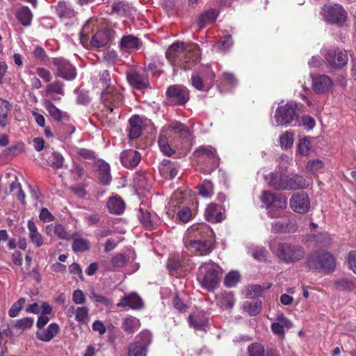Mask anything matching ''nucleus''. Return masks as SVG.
<instances>
[{
  "label": "nucleus",
  "instance_id": "obj_57",
  "mask_svg": "<svg viewBox=\"0 0 356 356\" xmlns=\"http://www.w3.org/2000/svg\"><path fill=\"white\" fill-rule=\"evenodd\" d=\"M166 268L170 273L172 274L175 271H181V259L180 257H172L168 259Z\"/></svg>",
  "mask_w": 356,
  "mask_h": 356
},
{
  "label": "nucleus",
  "instance_id": "obj_62",
  "mask_svg": "<svg viewBox=\"0 0 356 356\" xmlns=\"http://www.w3.org/2000/svg\"><path fill=\"white\" fill-rule=\"evenodd\" d=\"M268 252L266 249L264 247H257L253 250L252 255V257L260 261H264L267 259Z\"/></svg>",
  "mask_w": 356,
  "mask_h": 356
},
{
  "label": "nucleus",
  "instance_id": "obj_21",
  "mask_svg": "<svg viewBox=\"0 0 356 356\" xmlns=\"http://www.w3.org/2000/svg\"><path fill=\"white\" fill-rule=\"evenodd\" d=\"M141 161V155L139 152L130 149H126L120 154V161L126 168L133 169L136 168Z\"/></svg>",
  "mask_w": 356,
  "mask_h": 356
},
{
  "label": "nucleus",
  "instance_id": "obj_28",
  "mask_svg": "<svg viewBox=\"0 0 356 356\" xmlns=\"http://www.w3.org/2000/svg\"><path fill=\"white\" fill-rule=\"evenodd\" d=\"M332 84V79L326 75H321L313 79V89L318 94L328 91Z\"/></svg>",
  "mask_w": 356,
  "mask_h": 356
},
{
  "label": "nucleus",
  "instance_id": "obj_8",
  "mask_svg": "<svg viewBox=\"0 0 356 356\" xmlns=\"http://www.w3.org/2000/svg\"><path fill=\"white\" fill-rule=\"evenodd\" d=\"M185 247L192 254L197 256L209 255L215 248V238L205 240L187 239L184 241Z\"/></svg>",
  "mask_w": 356,
  "mask_h": 356
},
{
  "label": "nucleus",
  "instance_id": "obj_32",
  "mask_svg": "<svg viewBox=\"0 0 356 356\" xmlns=\"http://www.w3.org/2000/svg\"><path fill=\"white\" fill-rule=\"evenodd\" d=\"M59 332V326L56 323L49 324L47 328L42 331L36 332L37 338L42 341H51Z\"/></svg>",
  "mask_w": 356,
  "mask_h": 356
},
{
  "label": "nucleus",
  "instance_id": "obj_48",
  "mask_svg": "<svg viewBox=\"0 0 356 356\" xmlns=\"http://www.w3.org/2000/svg\"><path fill=\"white\" fill-rule=\"evenodd\" d=\"M163 166L160 169V171L163 176L165 179H172L177 175V169L175 167L169 166L170 163V160L163 161Z\"/></svg>",
  "mask_w": 356,
  "mask_h": 356
},
{
  "label": "nucleus",
  "instance_id": "obj_14",
  "mask_svg": "<svg viewBox=\"0 0 356 356\" xmlns=\"http://www.w3.org/2000/svg\"><path fill=\"white\" fill-rule=\"evenodd\" d=\"M113 31L106 27L98 29L90 38V44L91 47L99 48L104 47L113 38Z\"/></svg>",
  "mask_w": 356,
  "mask_h": 356
},
{
  "label": "nucleus",
  "instance_id": "obj_7",
  "mask_svg": "<svg viewBox=\"0 0 356 356\" xmlns=\"http://www.w3.org/2000/svg\"><path fill=\"white\" fill-rule=\"evenodd\" d=\"M166 101L171 106H184L190 99V91L184 86H170L165 92Z\"/></svg>",
  "mask_w": 356,
  "mask_h": 356
},
{
  "label": "nucleus",
  "instance_id": "obj_22",
  "mask_svg": "<svg viewBox=\"0 0 356 356\" xmlns=\"http://www.w3.org/2000/svg\"><path fill=\"white\" fill-rule=\"evenodd\" d=\"M289 175L275 172L270 173L268 177V185L277 191H288Z\"/></svg>",
  "mask_w": 356,
  "mask_h": 356
},
{
  "label": "nucleus",
  "instance_id": "obj_55",
  "mask_svg": "<svg viewBox=\"0 0 356 356\" xmlns=\"http://www.w3.org/2000/svg\"><path fill=\"white\" fill-rule=\"evenodd\" d=\"M280 143L285 149L291 148L293 143V135L292 133L286 131L280 137Z\"/></svg>",
  "mask_w": 356,
  "mask_h": 356
},
{
  "label": "nucleus",
  "instance_id": "obj_3",
  "mask_svg": "<svg viewBox=\"0 0 356 356\" xmlns=\"http://www.w3.org/2000/svg\"><path fill=\"white\" fill-rule=\"evenodd\" d=\"M193 155L200 165L201 171L204 174H211L220 165V156L216 149L211 145L198 147L193 152Z\"/></svg>",
  "mask_w": 356,
  "mask_h": 356
},
{
  "label": "nucleus",
  "instance_id": "obj_29",
  "mask_svg": "<svg viewBox=\"0 0 356 356\" xmlns=\"http://www.w3.org/2000/svg\"><path fill=\"white\" fill-rule=\"evenodd\" d=\"M27 227L29 229V238L30 242L33 243L36 248H40L44 244V238L38 232V227L33 220L28 221Z\"/></svg>",
  "mask_w": 356,
  "mask_h": 356
},
{
  "label": "nucleus",
  "instance_id": "obj_38",
  "mask_svg": "<svg viewBox=\"0 0 356 356\" xmlns=\"http://www.w3.org/2000/svg\"><path fill=\"white\" fill-rule=\"evenodd\" d=\"M140 326V322L137 318L129 316L123 319L122 328L127 334H134Z\"/></svg>",
  "mask_w": 356,
  "mask_h": 356
},
{
  "label": "nucleus",
  "instance_id": "obj_20",
  "mask_svg": "<svg viewBox=\"0 0 356 356\" xmlns=\"http://www.w3.org/2000/svg\"><path fill=\"white\" fill-rule=\"evenodd\" d=\"M298 229L295 219L287 218L275 221L271 225V231L275 234L294 233Z\"/></svg>",
  "mask_w": 356,
  "mask_h": 356
},
{
  "label": "nucleus",
  "instance_id": "obj_5",
  "mask_svg": "<svg viewBox=\"0 0 356 356\" xmlns=\"http://www.w3.org/2000/svg\"><path fill=\"white\" fill-rule=\"evenodd\" d=\"M277 257L286 264L295 263L304 258L305 251L302 246L290 243H280L277 245Z\"/></svg>",
  "mask_w": 356,
  "mask_h": 356
},
{
  "label": "nucleus",
  "instance_id": "obj_59",
  "mask_svg": "<svg viewBox=\"0 0 356 356\" xmlns=\"http://www.w3.org/2000/svg\"><path fill=\"white\" fill-rule=\"evenodd\" d=\"M249 356H265V350L263 346L254 343L248 347Z\"/></svg>",
  "mask_w": 356,
  "mask_h": 356
},
{
  "label": "nucleus",
  "instance_id": "obj_61",
  "mask_svg": "<svg viewBox=\"0 0 356 356\" xmlns=\"http://www.w3.org/2000/svg\"><path fill=\"white\" fill-rule=\"evenodd\" d=\"M233 44L232 37L230 35H226L221 38L218 45V49L222 51H227Z\"/></svg>",
  "mask_w": 356,
  "mask_h": 356
},
{
  "label": "nucleus",
  "instance_id": "obj_19",
  "mask_svg": "<svg viewBox=\"0 0 356 356\" xmlns=\"http://www.w3.org/2000/svg\"><path fill=\"white\" fill-rule=\"evenodd\" d=\"M138 218L143 227L146 230L156 229L160 224V218L156 213L140 209Z\"/></svg>",
  "mask_w": 356,
  "mask_h": 356
},
{
  "label": "nucleus",
  "instance_id": "obj_6",
  "mask_svg": "<svg viewBox=\"0 0 356 356\" xmlns=\"http://www.w3.org/2000/svg\"><path fill=\"white\" fill-rule=\"evenodd\" d=\"M299 108L296 102L291 101L279 106L275 111V118L278 125L291 124L299 117Z\"/></svg>",
  "mask_w": 356,
  "mask_h": 356
},
{
  "label": "nucleus",
  "instance_id": "obj_15",
  "mask_svg": "<svg viewBox=\"0 0 356 356\" xmlns=\"http://www.w3.org/2000/svg\"><path fill=\"white\" fill-rule=\"evenodd\" d=\"M325 60L333 68H340L348 63V54L346 51L339 49H330L326 55Z\"/></svg>",
  "mask_w": 356,
  "mask_h": 356
},
{
  "label": "nucleus",
  "instance_id": "obj_39",
  "mask_svg": "<svg viewBox=\"0 0 356 356\" xmlns=\"http://www.w3.org/2000/svg\"><path fill=\"white\" fill-rule=\"evenodd\" d=\"M120 47L126 51H131L139 48V40L138 38L128 35L122 38Z\"/></svg>",
  "mask_w": 356,
  "mask_h": 356
},
{
  "label": "nucleus",
  "instance_id": "obj_31",
  "mask_svg": "<svg viewBox=\"0 0 356 356\" xmlns=\"http://www.w3.org/2000/svg\"><path fill=\"white\" fill-rule=\"evenodd\" d=\"M33 16V13L30 8L25 6L19 8L15 13L17 19L24 27L31 26Z\"/></svg>",
  "mask_w": 356,
  "mask_h": 356
},
{
  "label": "nucleus",
  "instance_id": "obj_44",
  "mask_svg": "<svg viewBox=\"0 0 356 356\" xmlns=\"http://www.w3.org/2000/svg\"><path fill=\"white\" fill-rule=\"evenodd\" d=\"M25 150L24 143L22 142H18L11 146L6 148L3 154L5 156L13 158Z\"/></svg>",
  "mask_w": 356,
  "mask_h": 356
},
{
  "label": "nucleus",
  "instance_id": "obj_43",
  "mask_svg": "<svg viewBox=\"0 0 356 356\" xmlns=\"http://www.w3.org/2000/svg\"><path fill=\"white\" fill-rule=\"evenodd\" d=\"M111 7L112 13H115L120 16H126L130 13L131 6L126 1H119L118 2H114Z\"/></svg>",
  "mask_w": 356,
  "mask_h": 356
},
{
  "label": "nucleus",
  "instance_id": "obj_54",
  "mask_svg": "<svg viewBox=\"0 0 356 356\" xmlns=\"http://www.w3.org/2000/svg\"><path fill=\"white\" fill-rule=\"evenodd\" d=\"M177 217L179 221L186 223L192 218V211L188 207H183L179 209Z\"/></svg>",
  "mask_w": 356,
  "mask_h": 356
},
{
  "label": "nucleus",
  "instance_id": "obj_2",
  "mask_svg": "<svg viewBox=\"0 0 356 356\" xmlns=\"http://www.w3.org/2000/svg\"><path fill=\"white\" fill-rule=\"evenodd\" d=\"M222 274L221 267L209 260L200 266L197 271V280L202 288L211 291L218 286Z\"/></svg>",
  "mask_w": 356,
  "mask_h": 356
},
{
  "label": "nucleus",
  "instance_id": "obj_56",
  "mask_svg": "<svg viewBox=\"0 0 356 356\" xmlns=\"http://www.w3.org/2000/svg\"><path fill=\"white\" fill-rule=\"evenodd\" d=\"M34 323L33 318L31 317H25L17 320L15 322V327L18 330H24L27 328H31Z\"/></svg>",
  "mask_w": 356,
  "mask_h": 356
},
{
  "label": "nucleus",
  "instance_id": "obj_17",
  "mask_svg": "<svg viewBox=\"0 0 356 356\" xmlns=\"http://www.w3.org/2000/svg\"><path fill=\"white\" fill-rule=\"evenodd\" d=\"M290 206L296 213L307 212L310 207L308 195L305 193L293 194L290 198Z\"/></svg>",
  "mask_w": 356,
  "mask_h": 356
},
{
  "label": "nucleus",
  "instance_id": "obj_49",
  "mask_svg": "<svg viewBox=\"0 0 356 356\" xmlns=\"http://www.w3.org/2000/svg\"><path fill=\"white\" fill-rule=\"evenodd\" d=\"M147 348L138 343L133 342L129 345V356H147Z\"/></svg>",
  "mask_w": 356,
  "mask_h": 356
},
{
  "label": "nucleus",
  "instance_id": "obj_40",
  "mask_svg": "<svg viewBox=\"0 0 356 356\" xmlns=\"http://www.w3.org/2000/svg\"><path fill=\"white\" fill-rule=\"evenodd\" d=\"M309 185L308 181L303 177L294 175L289 176L288 191L307 188Z\"/></svg>",
  "mask_w": 356,
  "mask_h": 356
},
{
  "label": "nucleus",
  "instance_id": "obj_46",
  "mask_svg": "<svg viewBox=\"0 0 356 356\" xmlns=\"http://www.w3.org/2000/svg\"><path fill=\"white\" fill-rule=\"evenodd\" d=\"M72 248L74 252H83L90 249V242L82 238H74Z\"/></svg>",
  "mask_w": 356,
  "mask_h": 356
},
{
  "label": "nucleus",
  "instance_id": "obj_23",
  "mask_svg": "<svg viewBox=\"0 0 356 356\" xmlns=\"http://www.w3.org/2000/svg\"><path fill=\"white\" fill-rule=\"evenodd\" d=\"M333 284L337 291L346 293L356 292V277L353 276L336 279Z\"/></svg>",
  "mask_w": 356,
  "mask_h": 356
},
{
  "label": "nucleus",
  "instance_id": "obj_30",
  "mask_svg": "<svg viewBox=\"0 0 356 356\" xmlns=\"http://www.w3.org/2000/svg\"><path fill=\"white\" fill-rule=\"evenodd\" d=\"M95 88L100 90L101 92L111 90L115 88L111 83V77L109 72L104 70L99 72V79L95 83Z\"/></svg>",
  "mask_w": 356,
  "mask_h": 356
},
{
  "label": "nucleus",
  "instance_id": "obj_34",
  "mask_svg": "<svg viewBox=\"0 0 356 356\" xmlns=\"http://www.w3.org/2000/svg\"><path fill=\"white\" fill-rule=\"evenodd\" d=\"M45 108L49 112L50 116L56 121H68L70 117L65 112L58 109L51 101L47 100L44 102Z\"/></svg>",
  "mask_w": 356,
  "mask_h": 356
},
{
  "label": "nucleus",
  "instance_id": "obj_60",
  "mask_svg": "<svg viewBox=\"0 0 356 356\" xmlns=\"http://www.w3.org/2000/svg\"><path fill=\"white\" fill-rule=\"evenodd\" d=\"M324 167L323 162L320 159L309 161L305 166L307 171L315 173Z\"/></svg>",
  "mask_w": 356,
  "mask_h": 356
},
{
  "label": "nucleus",
  "instance_id": "obj_50",
  "mask_svg": "<svg viewBox=\"0 0 356 356\" xmlns=\"http://www.w3.org/2000/svg\"><path fill=\"white\" fill-rule=\"evenodd\" d=\"M135 342L147 348L152 343V334L148 330H143L136 335Z\"/></svg>",
  "mask_w": 356,
  "mask_h": 356
},
{
  "label": "nucleus",
  "instance_id": "obj_35",
  "mask_svg": "<svg viewBox=\"0 0 356 356\" xmlns=\"http://www.w3.org/2000/svg\"><path fill=\"white\" fill-rule=\"evenodd\" d=\"M169 128L175 134H178L181 138L186 140L187 142H189V145H191V133L188 127H186L184 124L177 121L172 122L169 125Z\"/></svg>",
  "mask_w": 356,
  "mask_h": 356
},
{
  "label": "nucleus",
  "instance_id": "obj_27",
  "mask_svg": "<svg viewBox=\"0 0 356 356\" xmlns=\"http://www.w3.org/2000/svg\"><path fill=\"white\" fill-rule=\"evenodd\" d=\"M143 120L138 115H134L129 120V134L131 140L138 138L142 133Z\"/></svg>",
  "mask_w": 356,
  "mask_h": 356
},
{
  "label": "nucleus",
  "instance_id": "obj_41",
  "mask_svg": "<svg viewBox=\"0 0 356 356\" xmlns=\"http://www.w3.org/2000/svg\"><path fill=\"white\" fill-rule=\"evenodd\" d=\"M261 307L262 302L259 299L252 301H245L243 304V310L251 316L259 314L261 310Z\"/></svg>",
  "mask_w": 356,
  "mask_h": 356
},
{
  "label": "nucleus",
  "instance_id": "obj_51",
  "mask_svg": "<svg viewBox=\"0 0 356 356\" xmlns=\"http://www.w3.org/2000/svg\"><path fill=\"white\" fill-rule=\"evenodd\" d=\"M129 261V257L124 253H118L111 259V264L114 268H123Z\"/></svg>",
  "mask_w": 356,
  "mask_h": 356
},
{
  "label": "nucleus",
  "instance_id": "obj_64",
  "mask_svg": "<svg viewBox=\"0 0 356 356\" xmlns=\"http://www.w3.org/2000/svg\"><path fill=\"white\" fill-rule=\"evenodd\" d=\"M347 264L348 268L356 275V250H350L348 254Z\"/></svg>",
  "mask_w": 356,
  "mask_h": 356
},
{
  "label": "nucleus",
  "instance_id": "obj_25",
  "mask_svg": "<svg viewBox=\"0 0 356 356\" xmlns=\"http://www.w3.org/2000/svg\"><path fill=\"white\" fill-rule=\"evenodd\" d=\"M97 19L90 18L83 25L81 33L80 40L81 42H85L90 40L92 35L98 29Z\"/></svg>",
  "mask_w": 356,
  "mask_h": 356
},
{
  "label": "nucleus",
  "instance_id": "obj_52",
  "mask_svg": "<svg viewBox=\"0 0 356 356\" xmlns=\"http://www.w3.org/2000/svg\"><path fill=\"white\" fill-rule=\"evenodd\" d=\"M240 280V275L237 271L228 273L224 279V284L227 287L234 286Z\"/></svg>",
  "mask_w": 356,
  "mask_h": 356
},
{
  "label": "nucleus",
  "instance_id": "obj_53",
  "mask_svg": "<svg viewBox=\"0 0 356 356\" xmlns=\"http://www.w3.org/2000/svg\"><path fill=\"white\" fill-rule=\"evenodd\" d=\"M25 302L26 299L24 298H20L17 302H14L8 310V316L11 318L17 316Z\"/></svg>",
  "mask_w": 356,
  "mask_h": 356
},
{
  "label": "nucleus",
  "instance_id": "obj_42",
  "mask_svg": "<svg viewBox=\"0 0 356 356\" xmlns=\"http://www.w3.org/2000/svg\"><path fill=\"white\" fill-rule=\"evenodd\" d=\"M198 193L203 197H211L213 195V186L211 181L204 179L197 186Z\"/></svg>",
  "mask_w": 356,
  "mask_h": 356
},
{
  "label": "nucleus",
  "instance_id": "obj_10",
  "mask_svg": "<svg viewBox=\"0 0 356 356\" xmlns=\"http://www.w3.org/2000/svg\"><path fill=\"white\" fill-rule=\"evenodd\" d=\"M52 63L56 67V76L65 81H73L77 75L76 67L67 60L63 58H54Z\"/></svg>",
  "mask_w": 356,
  "mask_h": 356
},
{
  "label": "nucleus",
  "instance_id": "obj_9",
  "mask_svg": "<svg viewBox=\"0 0 356 356\" xmlns=\"http://www.w3.org/2000/svg\"><path fill=\"white\" fill-rule=\"evenodd\" d=\"M323 15L327 22L338 26L343 25L347 18L346 10L338 3L325 5Z\"/></svg>",
  "mask_w": 356,
  "mask_h": 356
},
{
  "label": "nucleus",
  "instance_id": "obj_11",
  "mask_svg": "<svg viewBox=\"0 0 356 356\" xmlns=\"http://www.w3.org/2000/svg\"><path fill=\"white\" fill-rule=\"evenodd\" d=\"M126 77L129 84L134 89L142 90L150 88L149 76L145 70H128Z\"/></svg>",
  "mask_w": 356,
  "mask_h": 356
},
{
  "label": "nucleus",
  "instance_id": "obj_4",
  "mask_svg": "<svg viewBox=\"0 0 356 356\" xmlns=\"http://www.w3.org/2000/svg\"><path fill=\"white\" fill-rule=\"evenodd\" d=\"M305 266L310 270L330 273L334 270L336 261L330 252L320 250L314 252L307 257Z\"/></svg>",
  "mask_w": 356,
  "mask_h": 356
},
{
  "label": "nucleus",
  "instance_id": "obj_13",
  "mask_svg": "<svg viewBox=\"0 0 356 356\" xmlns=\"http://www.w3.org/2000/svg\"><path fill=\"white\" fill-rule=\"evenodd\" d=\"M187 232L188 239L205 240L209 238H215L213 230L204 223L192 225L188 229Z\"/></svg>",
  "mask_w": 356,
  "mask_h": 356
},
{
  "label": "nucleus",
  "instance_id": "obj_45",
  "mask_svg": "<svg viewBox=\"0 0 356 356\" xmlns=\"http://www.w3.org/2000/svg\"><path fill=\"white\" fill-rule=\"evenodd\" d=\"M56 12L60 18H72L74 17V10L65 2H58L56 6Z\"/></svg>",
  "mask_w": 356,
  "mask_h": 356
},
{
  "label": "nucleus",
  "instance_id": "obj_36",
  "mask_svg": "<svg viewBox=\"0 0 356 356\" xmlns=\"http://www.w3.org/2000/svg\"><path fill=\"white\" fill-rule=\"evenodd\" d=\"M110 170V165L104 161H101L97 165V172L99 181L103 185L107 186L111 181Z\"/></svg>",
  "mask_w": 356,
  "mask_h": 356
},
{
  "label": "nucleus",
  "instance_id": "obj_26",
  "mask_svg": "<svg viewBox=\"0 0 356 356\" xmlns=\"http://www.w3.org/2000/svg\"><path fill=\"white\" fill-rule=\"evenodd\" d=\"M221 206L216 203L209 204L204 211L206 220L210 222H220L222 220Z\"/></svg>",
  "mask_w": 356,
  "mask_h": 356
},
{
  "label": "nucleus",
  "instance_id": "obj_18",
  "mask_svg": "<svg viewBox=\"0 0 356 356\" xmlns=\"http://www.w3.org/2000/svg\"><path fill=\"white\" fill-rule=\"evenodd\" d=\"M118 307H129L134 310H140L144 307L141 297L136 292L124 295L117 304Z\"/></svg>",
  "mask_w": 356,
  "mask_h": 356
},
{
  "label": "nucleus",
  "instance_id": "obj_58",
  "mask_svg": "<svg viewBox=\"0 0 356 356\" xmlns=\"http://www.w3.org/2000/svg\"><path fill=\"white\" fill-rule=\"evenodd\" d=\"M54 234L62 240L70 241L72 238L70 234L67 232L65 227L60 223L56 224Z\"/></svg>",
  "mask_w": 356,
  "mask_h": 356
},
{
  "label": "nucleus",
  "instance_id": "obj_24",
  "mask_svg": "<svg viewBox=\"0 0 356 356\" xmlns=\"http://www.w3.org/2000/svg\"><path fill=\"white\" fill-rule=\"evenodd\" d=\"M106 207L110 213L120 215L124 211L125 202L120 196L115 195L108 198Z\"/></svg>",
  "mask_w": 356,
  "mask_h": 356
},
{
  "label": "nucleus",
  "instance_id": "obj_33",
  "mask_svg": "<svg viewBox=\"0 0 356 356\" xmlns=\"http://www.w3.org/2000/svg\"><path fill=\"white\" fill-rule=\"evenodd\" d=\"M218 13L219 12L217 9L211 8L201 14L197 22L199 27L203 29L207 25L214 23L218 16Z\"/></svg>",
  "mask_w": 356,
  "mask_h": 356
},
{
  "label": "nucleus",
  "instance_id": "obj_37",
  "mask_svg": "<svg viewBox=\"0 0 356 356\" xmlns=\"http://www.w3.org/2000/svg\"><path fill=\"white\" fill-rule=\"evenodd\" d=\"M12 106L10 103L0 97V127H6L8 124V115L11 111Z\"/></svg>",
  "mask_w": 356,
  "mask_h": 356
},
{
  "label": "nucleus",
  "instance_id": "obj_16",
  "mask_svg": "<svg viewBox=\"0 0 356 356\" xmlns=\"http://www.w3.org/2000/svg\"><path fill=\"white\" fill-rule=\"evenodd\" d=\"M101 95L103 103L111 112L113 110V107H118L122 104L123 95L116 88L111 90L101 92Z\"/></svg>",
  "mask_w": 356,
  "mask_h": 356
},
{
  "label": "nucleus",
  "instance_id": "obj_63",
  "mask_svg": "<svg viewBox=\"0 0 356 356\" xmlns=\"http://www.w3.org/2000/svg\"><path fill=\"white\" fill-rule=\"evenodd\" d=\"M88 313L87 307H79L76 310L75 319L79 322L86 323L88 318Z\"/></svg>",
  "mask_w": 356,
  "mask_h": 356
},
{
  "label": "nucleus",
  "instance_id": "obj_47",
  "mask_svg": "<svg viewBox=\"0 0 356 356\" xmlns=\"http://www.w3.org/2000/svg\"><path fill=\"white\" fill-rule=\"evenodd\" d=\"M64 83L60 81L56 80L54 82L49 83L46 87V95H49L53 93H57L60 95H64Z\"/></svg>",
  "mask_w": 356,
  "mask_h": 356
},
{
  "label": "nucleus",
  "instance_id": "obj_12",
  "mask_svg": "<svg viewBox=\"0 0 356 356\" xmlns=\"http://www.w3.org/2000/svg\"><path fill=\"white\" fill-rule=\"evenodd\" d=\"M261 202L266 205V208L284 209L287 206V197L284 195L275 194L268 191H263Z\"/></svg>",
  "mask_w": 356,
  "mask_h": 356
},
{
  "label": "nucleus",
  "instance_id": "obj_1",
  "mask_svg": "<svg viewBox=\"0 0 356 356\" xmlns=\"http://www.w3.org/2000/svg\"><path fill=\"white\" fill-rule=\"evenodd\" d=\"M165 58L172 66L185 71L193 69L200 61L197 51L188 49L186 43L179 41L169 46Z\"/></svg>",
  "mask_w": 356,
  "mask_h": 356
}]
</instances>
